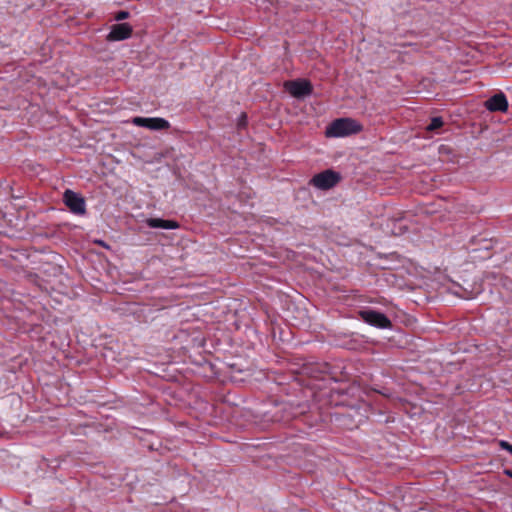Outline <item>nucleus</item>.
<instances>
[{"mask_svg": "<svg viewBox=\"0 0 512 512\" xmlns=\"http://www.w3.org/2000/svg\"><path fill=\"white\" fill-rule=\"evenodd\" d=\"M362 126L351 118H340L334 120L326 130L328 137H346L355 133L360 132Z\"/></svg>", "mask_w": 512, "mask_h": 512, "instance_id": "obj_1", "label": "nucleus"}, {"mask_svg": "<svg viewBox=\"0 0 512 512\" xmlns=\"http://www.w3.org/2000/svg\"><path fill=\"white\" fill-rule=\"evenodd\" d=\"M359 316L365 323L376 328L387 329L392 326L391 321L385 314L372 309L361 310Z\"/></svg>", "mask_w": 512, "mask_h": 512, "instance_id": "obj_2", "label": "nucleus"}, {"mask_svg": "<svg viewBox=\"0 0 512 512\" xmlns=\"http://www.w3.org/2000/svg\"><path fill=\"white\" fill-rule=\"evenodd\" d=\"M340 179L339 173L328 169L313 176L311 184L320 190H328L334 187Z\"/></svg>", "mask_w": 512, "mask_h": 512, "instance_id": "obj_3", "label": "nucleus"}, {"mask_svg": "<svg viewBox=\"0 0 512 512\" xmlns=\"http://www.w3.org/2000/svg\"><path fill=\"white\" fill-rule=\"evenodd\" d=\"M63 201L69 210L76 215H83L86 212L85 199L72 190H66L63 194Z\"/></svg>", "mask_w": 512, "mask_h": 512, "instance_id": "obj_4", "label": "nucleus"}, {"mask_svg": "<svg viewBox=\"0 0 512 512\" xmlns=\"http://www.w3.org/2000/svg\"><path fill=\"white\" fill-rule=\"evenodd\" d=\"M131 123L138 127H144L149 130H165L170 127V124L167 120L160 117H133L131 119Z\"/></svg>", "mask_w": 512, "mask_h": 512, "instance_id": "obj_5", "label": "nucleus"}, {"mask_svg": "<svg viewBox=\"0 0 512 512\" xmlns=\"http://www.w3.org/2000/svg\"><path fill=\"white\" fill-rule=\"evenodd\" d=\"M284 87L295 98H304L312 93L311 83L303 79L287 81Z\"/></svg>", "mask_w": 512, "mask_h": 512, "instance_id": "obj_6", "label": "nucleus"}, {"mask_svg": "<svg viewBox=\"0 0 512 512\" xmlns=\"http://www.w3.org/2000/svg\"><path fill=\"white\" fill-rule=\"evenodd\" d=\"M132 34V27L128 23L115 24L107 35L108 41H122Z\"/></svg>", "mask_w": 512, "mask_h": 512, "instance_id": "obj_7", "label": "nucleus"}, {"mask_svg": "<svg viewBox=\"0 0 512 512\" xmlns=\"http://www.w3.org/2000/svg\"><path fill=\"white\" fill-rule=\"evenodd\" d=\"M485 107L491 112H506L508 100L504 93L499 92L486 100Z\"/></svg>", "mask_w": 512, "mask_h": 512, "instance_id": "obj_8", "label": "nucleus"}, {"mask_svg": "<svg viewBox=\"0 0 512 512\" xmlns=\"http://www.w3.org/2000/svg\"><path fill=\"white\" fill-rule=\"evenodd\" d=\"M146 224L150 228L154 229H165V230H172L179 227L178 223L173 220H164L161 218H149L146 220Z\"/></svg>", "mask_w": 512, "mask_h": 512, "instance_id": "obj_9", "label": "nucleus"}, {"mask_svg": "<svg viewBox=\"0 0 512 512\" xmlns=\"http://www.w3.org/2000/svg\"><path fill=\"white\" fill-rule=\"evenodd\" d=\"M443 126V119L441 117H433L430 124L427 126L429 131H435Z\"/></svg>", "mask_w": 512, "mask_h": 512, "instance_id": "obj_10", "label": "nucleus"}, {"mask_svg": "<svg viewBox=\"0 0 512 512\" xmlns=\"http://www.w3.org/2000/svg\"><path fill=\"white\" fill-rule=\"evenodd\" d=\"M129 12L128 11H125V10H120L116 13L115 15V20L116 21H122V20H125L129 17Z\"/></svg>", "mask_w": 512, "mask_h": 512, "instance_id": "obj_11", "label": "nucleus"}, {"mask_svg": "<svg viewBox=\"0 0 512 512\" xmlns=\"http://www.w3.org/2000/svg\"><path fill=\"white\" fill-rule=\"evenodd\" d=\"M500 446H501L502 449H504V450H506V451H508L509 453L512 454V445L510 443H508L507 441L502 440L500 442Z\"/></svg>", "mask_w": 512, "mask_h": 512, "instance_id": "obj_12", "label": "nucleus"}, {"mask_svg": "<svg viewBox=\"0 0 512 512\" xmlns=\"http://www.w3.org/2000/svg\"><path fill=\"white\" fill-rule=\"evenodd\" d=\"M245 124H246V116L242 115L240 120H239L238 126L241 128V127H244Z\"/></svg>", "mask_w": 512, "mask_h": 512, "instance_id": "obj_13", "label": "nucleus"}, {"mask_svg": "<svg viewBox=\"0 0 512 512\" xmlns=\"http://www.w3.org/2000/svg\"><path fill=\"white\" fill-rule=\"evenodd\" d=\"M505 475H507L508 477L512 478V470H509V469H506L504 471Z\"/></svg>", "mask_w": 512, "mask_h": 512, "instance_id": "obj_14", "label": "nucleus"}]
</instances>
